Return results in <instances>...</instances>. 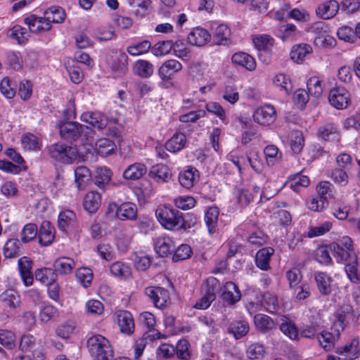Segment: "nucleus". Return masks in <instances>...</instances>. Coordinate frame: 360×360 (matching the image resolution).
I'll use <instances>...</instances> for the list:
<instances>
[{
    "label": "nucleus",
    "instance_id": "f257e3e1",
    "mask_svg": "<svg viewBox=\"0 0 360 360\" xmlns=\"http://www.w3.org/2000/svg\"><path fill=\"white\" fill-rule=\"evenodd\" d=\"M352 240L349 236H343L338 242L330 244V250L338 263L345 264V272L348 278L354 283H359L357 274V255L353 250Z\"/></svg>",
    "mask_w": 360,
    "mask_h": 360
},
{
    "label": "nucleus",
    "instance_id": "f03ea898",
    "mask_svg": "<svg viewBox=\"0 0 360 360\" xmlns=\"http://www.w3.org/2000/svg\"><path fill=\"white\" fill-rule=\"evenodd\" d=\"M155 215L158 221L167 229H186L187 226V220L183 217L182 213L171 205L159 206Z\"/></svg>",
    "mask_w": 360,
    "mask_h": 360
},
{
    "label": "nucleus",
    "instance_id": "7ed1b4c3",
    "mask_svg": "<svg viewBox=\"0 0 360 360\" xmlns=\"http://www.w3.org/2000/svg\"><path fill=\"white\" fill-rule=\"evenodd\" d=\"M91 356L95 360H110L113 351L108 340L101 335H93L86 342Z\"/></svg>",
    "mask_w": 360,
    "mask_h": 360
},
{
    "label": "nucleus",
    "instance_id": "20e7f679",
    "mask_svg": "<svg viewBox=\"0 0 360 360\" xmlns=\"http://www.w3.org/2000/svg\"><path fill=\"white\" fill-rule=\"evenodd\" d=\"M49 152L52 158L65 164L72 163L78 155V150L75 146H66L62 143L50 146Z\"/></svg>",
    "mask_w": 360,
    "mask_h": 360
},
{
    "label": "nucleus",
    "instance_id": "39448f33",
    "mask_svg": "<svg viewBox=\"0 0 360 360\" xmlns=\"http://www.w3.org/2000/svg\"><path fill=\"white\" fill-rule=\"evenodd\" d=\"M86 126L77 122H65L59 125L60 135L67 141H76L82 139Z\"/></svg>",
    "mask_w": 360,
    "mask_h": 360
},
{
    "label": "nucleus",
    "instance_id": "423d86ee",
    "mask_svg": "<svg viewBox=\"0 0 360 360\" xmlns=\"http://www.w3.org/2000/svg\"><path fill=\"white\" fill-rule=\"evenodd\" d=\"M146 296L157 308H162L169 300V291L159 286H148L145 288Z\"/></svg>",
    "mask_w": 360,
    "mask_h": 360
},
{
    "label": "nucleus",
    "instance_id": "0eeeda50",
    "mask_svg": "<svg viewBox=\"0 0 360 360\" xmlns=\"http://www.w3.org/2000/svg\"><path fill=\"white\" fill-rule=\"evenodd\" d=\"M359 337L354 338L343 346L338 347L335 352L342 356L344 360H354L360 356Z\"/></svg>",
    "mask_w": 360,
    "mask_h": 360
},
{
    "label": "nucleus",
    "instance_id": "6e6552de",
    "mask_svg": "<svg viewBox=\"0 0 360 360\" xmlns=\"http://www.w3.org/2000/svg\"><path fill=\"white\" fill-rule=\"evenodd\" d=\"M24 23L27 25L33 33H39L41 32L49 31L51 29V24L46 20V16L37 17L34 14H31L25 18Z\"/></svg>",
    "mask_w": 360,
    "mask_h": 360
},
{
    "label": "nucleus",
    "instance_id": "1a4fd4ad",
    "mask_svg": "<svg viewBox=\"0 0 360 360\" xmlns=\"http://www.w3.org/2000/svg\"><path fill=\"white\" fill-rule=\"evenodd\" d=\"M110 209H115L116 216L121 220H135L137 218V207L132 202H124L120 205L111 204Z\"/></svg>",
    "mask_w": 360,
    "mask_h": 360
},
{
    "label": "nucleus",
    "instance_id": "9d476101",
    "mask_svg": "<svg viewBox=\"0 0 360 360\" xmlns=\"http://www.w3.org/2000/svg\"><path fill=\"white\" fill-rule=\"evenodd\" d=\"M255 122L260 124H269L276 119V110L270 104H266L258 108L253 114Z\"/></svg>",
    "mask_w": 360,
    "mask_h": 360
},
{
    "label": "nucleus",
    "instance_id": "9b49d317",
    "mask_svg": "<svg viewBox=\"0 0 360 360\" xmlns=\"http://www.w3.org/2000/svg\"><path fill=\"white\" fill-rule=\"evenodd\" d=\"M80 119L98 129H103L108 127V117L98 111L85 112L82 114Z\"/></svg>",
    "mask_w": 360,
    "mask_h": 360
},
{
    "label": "nucleus",
    "instance_id": "f8f14e48",
    "mask_svg": "<svg viewBox=\"0 0 360 360\" xmlns=\"http://www.w3.org/2000/svg\"><path fill=\"white\" fill-rule=\"evenodd\" d=\"M343 330V328L340 327L339 324H333L329 331H323L321 333L319 341L323 345V347L328 350L339 340L340 333Z\"/></svg>",
    "mask_w": 360,
    "mask_h": 360
},
{
    "label": "nucleus",
    "instance_id": "ddd939ff",
    "mask_svg": "<svg viewBox=\"0 0 360 360\" xmlns=\"http://www.w3.org/2000/svg\"><path fill=\"white\" fill-rule=\"evenodd\" d=\"M328 100L337 109L346 108L349 101L348 92L344 88H334L330 91Z\"/></svg>",
    "mask_w": 360,
    "mask_h": 360
},
{
    "label": "nucleus",
    "instance_id": "4468645a",
    "mask_svg": "<svg viewBox=\"0 0 360 360\" xmlns=\"http://www.w3.org/2000/svg\"><path fill=\"white\" fill-rule=\"evenodd\" d=\"M115 316L120 331L127 335L133 333L134 323L131 314L128 311L121 310L117 311Z\"/></svg>",
    "mask_w": 360,
    "mask_h": 360
},
{
    "label": "nucleus",
    "instance_id": "2eb2a0df",
    "mask_svg": "<svg viewBox=\"0 0 360 360\" xmlns=\"http://www.w3.org/2000/svg\"><path fill=\"white\" fill-rule=\"evenodd\" d=\"M58 226L63 232L68 233L76 226V215L71 210H64L58 215Z\"/></svg>",
    "mask_w": 360,
    "mask_h": 360
},
{
    "label": "nucleus",
    "instance_id": "dca6fc26",
    "mask_svg": "<svg viewBox=\"0 0 360 360\" xmlns=\"http://www.w3.org/2000/svg\"><path fill=\"white\" fill-rule=\"evenodd\" d=\"M149 176L159 184L167 182L172 177V172L168 166L164 164H157L151 167Z\"/></svg>",
    "mask_w": 360,
    "mask_h": 360
},
{
    "label": "nucleus",
    "instance_id": "f3484780",
    "mask_svg": "<svg viewBox=\"0 0 360 360\" xmlns=\"http://www.w3.org/2000/svg\"><path fill=\"white\" fill-rule=\"evenodd\" d=\"M211 39V35L207 30L201 27L194 28L187 37L189 44L196 46L205 45Z\"/></svg>",
    "mask_w": 360,
    "mask_h": 360
},
{
    "label": "nucleus",
    "instance_id": "a211bd4d",
    "mask_svg": "<svg viewBox=\"0 0 360 360\" xmlns=\"http://www.w3.org/2000/svg\"><path fill=\"white\" fill-rule=\"evenodd\" d=\"M182 69V65L176 60H168L165 61L159 68L158 75L160 77L164 80L167 81L171 79V77L176 72Z\"/></svg>",
    "mask_w": 360,
    "mask_h": 360
},
{
    "label": "nucleus",
    "instance_id": "6ab92c4d",
    "mask_svg": "<svg viewBox=\"0 0 360 360\" xmlns=\"http://www.w3.org/2000/svg\"><path fill=\"white\" fill-rule=\"evenodd\" d=\"M340 5L336 0H329L320 4L316 10L318 16L323 19L333 18L338 13Z\"/></svg>",
    "mask_w": 360,
    "mask_h": 360
},
{
    "label": "nucleus",
    "instance_id": "aec40b11",
    "mask_svg": "<svg viewBox=\"0 0 360 360\" xmlns=\"http://www.w3.org/2000/svg\"><path fill=\"white\" fill-rule=\"evenodd\" d=\"M241 297L238 287L233 282H227L223 288L221 298L229 305H233L240 300Z\"/></svg>",
    "mask_w": 360,
    "mask_h": 360
},
{
    "label": "nucleus",
    "instance_id": "412c9836",
    "mask_svg": "<svg viewBox=\"0 0 360 360\" xmlns=\"http://www.w3.org/2000/svg\"><path fill=\"white\" fill-rule=\"evenodd\" d=\"M156 252L162 257H167L174 252L175 245L172 239L167 236L159 237L155 243Z\"/></svg>",
    "mask_w": 360,
    "mask_h": 360
},
{
    "label": "nucleus",
    "instance_id": "4be33fe9",
    "mask_svg": "<svg viewBox=\"0 0 360 360\" xmlns=\"http://www.w3.org/2000/svg\"><path fill=\"white\" fill-rule=\"evenodd\" d=\"M91 181V174L89 168L79 166L75 169V181L78 190H84Z\"/></svg>",
    "mask_w": 360,
    "mask_h": 360
},
{
    "label": "nucleus",
    "instance_id": "5701e85b",
    "mask_svg": "<svg viewBox=\"0 0 360 360\" xmlns=\"http://www.w3.org/2000/svg\"><path fill=\"white\" fill-rule=\"evenodd\" d=\"M18 268L21 278L26 286L33 283V276L31 271L32 261L27 257H22L18 260Z\"/></svg>",
    "mask_w": 360,
    "mask_h": 360
},
{
    "label": "nucleus",
    "instance_id": "b1692460",
    "mask_svg": "<svg viewBox=\"0 0 360 360\" xmlns=\"http://www.w3.org/2000/svg\"><path fill=\"white\" fill-rule=\"evenodd\" d=\"M75 266V261L70 257H61L53 263V272L60 275H67L72 271Z\"/></svg>",
    "mask_w": 360,
    "mask_h": 360
},
{
    "label": "nucleus",
    "instance_id": "393cba45",
    "mask_svg": "<svg viewBox=\"0 0 360 360\" xmlns=\"http://www.w3.org/2000/svg\"><path fill=\"white\" fill-rule=\"evenodd\" d=\"M219 210L217 207H209L205 214L204 220L210 235L217 231Z\"/></svg>",
    "mask_w": 360,
    "mask_h": 360
},
{
    "label": "nucleus",
    "instance_id": "a878e982",
    "mask_svg": "<svg viewBox=\"0 0 360 360\" xmlns=\"http://www.w3.org/2000/svg\"><path fill=\"white\" fill-rule=\"evenodd\" d=\"M54 228L48 221H44L39 228L38 232L39 243L44 246L50 245L54 238Z\"/></svg>",
    "mask_w": 360,
    "mask_h": 360
},
{
    "label": "nucleus",
    "instance_id": "bb28decb",
    "mask_svg": "<svg viewBox=\"0 0 360 360\" xmlns=\"http://www.w3.org/2000/svg\"><path fill=\"white\" fill-rule=\"evenodd\" d=\"M147 172L145 165L136 162L129 165L123 172V177L127 180H138Z\"/></svg>",
    "mask_w": 360,
    "mask_h": 360
},
{
    "label": "nucleus",
    "instance_id": "cd10ccee",
    "mask_svg": "<svg viewBox=\"0 0 360 360\" xmlns=\"http://www.w3.org/2000/svg\"><path fill=\"white\" fill-rule=\"evenodd\" d=\"M314 279L321 294L329 295L332 291V278L325 272H316Z\"/></svg>",
    "mask_w": 360,
    "mask_h": 360
},
{
    "label": "nucleus",
    "instance_id": "c85d7f7f",
    "mask_svg": "<svg viewBox=\"0 0 360 360\" xmlns=\"http://www.w3.org/2000/svg\"><path fill=\"white\" fill-rule=\"evenodd\" d=\"M231 60L233 63L242 66L249 71L254 70L256 68V62L254 58L244 52L234 53Z\"/></svg>",
    "mask_w": 360,
    "mask_h": 360
},
{
    "label": "nucleus",
    "instance_id": "c756f323",
    "mask_svg": "<svg viewBox=\"0 0 360 360\" xmlns=\"http://www.w3.org/2000/svg\"><path fill=\"white\" fill-rule=\"evenodd\" d=\"M274 252V250L271 248H264L259 250L255 257L257 267L262 270H268L270 268V258Z\"/></svg>",
    "mask_w": 360,
    "mask_h": 360
},
{
    "label": "nucleus",
    "instance_id": "7c9ffc66",
    "mask_svg": "<svg viewBox=\"0 0 360 360\" xmlns=\"http://www.w3.org/2000/svg\"><path fill=\"white\" fill-rule=\"evenodd\" d=\"M255 327L262 333H266L275 327L273 319L266 314H258L254 317Z\"/></svg>",
    "mask_w": 360,
    "mask_h": 360
},
{
    "label": "nucleus",
    "instance_id": "2f4dec72",
    "mask_svg": "<svg viewBox=\"0 0 360 360\" xmlns=\"http://www.w3.org/2000/svg\"><path fill=\"white\" fill-rule=\"evenodd\" d=\"M198 172V170L193 167L188 168L181 172L179 174V181L180 184L187 189L192 188L196 181L198 177L196 173Z\"/></svg>",
    "mask_w": 360,
    "mask_h": 360
},
{
    "label": "nucleus",
    "instance_id": "473e14b6",
    "mask_svg": "<svg viewBox=\"0 0 360 360\" xmlns=\"http://www.w3.org/2000/svg\"><path fill=\"white\" fill-rule=\"evenodd\" d=\"M101 196L97 192L91 191L86 193L84 198V208L89 213H94L99 208Z\"/></svg>",
    "mask_w": 360,
    "mask_h": 360
},
{
    "label": "nucleus",
    "instance_id": "72a5a7b5",
    "mask_svg": "<svg viewBox=\"0 0 360 360\" xmlns=\"http://www.w3.org/2000/svg\"><path fill=\"white\" fill-rule=\"evenodd\" d=\"M312 48L310 45L307 44H300L294 45L292 47L291 51H290V58L299 63L300 62H302L305 56L311 53Z\"/></svg>",
    "mask_w": 360,
    "mask_h": 360
},
{
    "label": "nucleus",
    "instance_id": "f704fd0d",
    "mask_svg": "<svg viewBox=\"0 0 360 360\" xmlns=\"http://www.w3.org/2000/svg\"><path fill=\"white\" fill-rule=\"evenodd\" d=\"M186 143V136L183 133H176L167 141L166 149L172 153H176L184 148Z\"/></svg>",
    "mask_w": 360,
    "mask_h": 360
},
{
    "label": "nucleus",
    "instance_id": "c9c22d12",
    "mask_svg": "<svg viewBox=\"0 0 360 360\" xmlns=\"http://www.w3.org/2000/svg\"><path fill=\"white\" fill-rule=\"evenodd\" d=\"M154 71L153 65L151 63L145 60H139L134 66V72L141 78L150 77Z\"/></svg>",
    "mask_w": 360,
    "mask_h": 360
},
{
    "label": "nucleus",
    "instance_id": "e433bc0d",
    "mask_svg": "<svg viewBox=\"0 0 360 360\" xmlns=\"http://www.w3.org/2000/svg\"><path fill=\"white\" fill-rule=\"evenodd\" d=\"M205 294L198 301L194 307L198 309H206L211 303L216 299L215 290L212 286L206 284L205 287Z\"/></svg>",
    "mask_w": 360,
    "mask_h": 360
},
{
    "label": "nucleus",
    "instance_id": "4c0bfd02",
    "mask_svg": "<svg viewBox=\"0 0 360 360\" xmlns=\"http://www.w3.org/2000/svg\"><path fill=\"white\" fill-rule=\"evenodd\" d=\"M249 330V324L245 321H234L228 328V332L233 334L236 339L245 336Z\"/></svg>",
    "mask_w": 360,
    "mask_h": 360
},
{
    "label": "nucleus",
    "instance_id": "58836bf2",
    "mask_svg": "<svg viewBox=\"0 0 360 360\" xmlns=\"http://www.w3.org/2000/svg\"><path fill=\"white\" fill-rule=\"evenodd\" d=\"M281 321L279 325L281 332L290 340H296L298 338V330L295 324L285 316L281 318Z\"/></svg>",
    "mask_w": 360,
    "mask_h": 360
},
{
    "label": "nucleus",
    "instance_id": "ea45409f",
    "mask_svg": "<svg viewBox=\"0 0 360 360\" xmlns=\"http://www.w3.org/2000/svg\"><path fill=\"white\" fill-rule=\"evenodd\" d=\"M20 243L18 239L12 238L6 241L4 245L3 252L6 258H13L21 255L20 248Z\"/></svg>",
    "mask_w": 360,
    "mask_h": 360
},
{
    "label": "nucleus",
    "instance_id": "a19ab883",
    "mask_svg": "<svg viewBox=\"0 0 360 360\" xmlns=\"http://www.w3.org/2000/svg\"><path fill=\"white\" fill-rule=\"evenodd\" d=\"M115 148L114 142L109 139H101L96 143L97 153L103 157L112 154Z\"/></svg>",
    "mask_w": 360,
    "mask_h": 360
},
{
    "label": "nucleus",
    "instance_id": "79ce46f5",
    "mask_svg": "<svg viewBox=\"0 0 360 360\" xmlns=\"http://www.w3.org/2000/svg\"><path fill=\"white\" fill-rule=\"evenodd\" d=\"M46 20L50 24L61 23L64 21L65 13L64 10L60 7H51L44 12Z\"/></svg>",
    "mask_w": 360,
    "mask_h": 360
},
{
    "label": "nucleus",
    "instance_id": "37998d69",
    "mask_svg": "<svg viewBox=\"0 0 360 360\" xmlns=\"http://www.w3.org/2000/svg\"><path fill=\"white\" fill-rule=\"evenodd\" d=\"M231 35L230 29L224 24L219 25L214 31V39L217 44H226Z\"/></svg>",
    "mask_w": 360,
    "mask_h": 360
},
{
    "label": "nucleus",
    "instance_id": "c03bdc74",
    "mask_svg": "<svg viewBox=\"0 0 360 360\" xmlns=\"http://www.w3.org/2000/svg\"><path fill=\"white\" fill-rule=\"evenodd\" d=\"M352 307L350 305H343L336 313L337 320L334 322V325H340L345 329L348 319L352 316Z\"/></svg>",
    "mask_w": 360,
    "mask_h": 360
},
{
    "label": "nucleus",
    "instance_id": "a18cd8bd",
    "mask_svg": "<svg viewBox=\"0 0 360 360\" xmlns=\"http://www.w3.org/2000/svg\"><path fill=\"white\" fill-rule=\"evenodd\" d=\"M4 305L14 310L20 304V299L17 293L13 290H6L1 296Z\"/></svg>",
    "mask_w": 360,
    "mask_h": 360
},
{
    "label": "nucleus",
    "instance_id": "49530a36",
    "mask_svg": "<svg viewBox=\"0 0 360 360\" xmlns=\"http://www.w3.org/2000/svg\"><path fill=\"white\" fill-rule=\"evenodd\" d=\"M174 47L173 41L171 40L161 41L151 47V51L156 56L168 54Z\"/></svg>",
    "mask_w": 360,
    "mask_h": 360
},
{
    "label": "nucleus",
    "instance_id": "de8ad7c7",
    "mask_svg": "<svg viewBox=\"0 0 360 360\" xmlns=\"http://www.w3.org/2000/svg\"><path fill=\"white\" fill-rule=\"evenodd\" d=\"M266 354L265 347L260 343L250 345L246 351L247 356L250 359H262Z\"/></svg>",
    "mask_w": 360,
    "mask_h": 360
},
{
    "label": "nucleus",
    "instance_id": "09e8293b",
    "mask_svg": "<svg viewBox=\"0 0 360 360\" xmlns=\"http://www.w3.org/2000/svg\"><path fill=\"white\" fill-rule=\"evenodd\" d=\"M35 278L42 283L49 285L51 284L52 281H55V273L51 268L37 269L35 271Z\"/></svg>",
    "mask_w": 360,
    "mask_h": 360
},
{
    "label": "nucleus",
    "instance_id": "8fccbe9b",
    "mask_svg": "<svg viewBox=\"0 0 360 360\" xmlns=\"http://www.w3.org/2000/svg\"><path fill=\"white\" fill-rule=\"evenodd\" d=\"M76 278L84 287H88L92 281V271L86 267L79 268L75 274Z\"/></svg>",
    "mask_w": 360,
    "mask_h": 360
},
{
    "label": "nucleus",
    "instance_id": "3c124183",
    "mask_svg": "<svg viewBox=\"0 0 360 360\" xmlns=\"http://www.w3.org/2000/svg\"><path fill=\"white\" fill-rule=\"evenodd\" d=\"M151 49V44L148 40H144L136 44L127 47V52L131 56H139L147 53Z\"/></svg>",
    "mask_w": 360,
    "mask_h": 360
},
{
    "label": "nucleus",
    "instance_id": "603ef678",
    "mask_svg": "<svg viewBox=\"0 0 360 360\" xmlns=\"http://www.w3.org/2000/svg\"><path fill=\"white\" fill-rule=\"evenodd\" d=\"M330 245L328 246L319 247L314 254L315 259L323 264H328L331 262L332 259L330 256Z\"/></svg>",
    "mask_w": 360,
    "mask_h": 360
},
{
    "label": "nucleus",
    "instance_id": "864d4df0",
    "mask_svg": "<svg viewBox=\"0 0 360 360\" xmlns=\"http://www.w3.org/2000/svg\"><path fill=\"white\" fill-rule=\"evenodd\" d=\"M128 56L125 53H120L116 60L111 64L112 71L122 75L126 72Z\"/></svg>",
    "mask_w": 360,
    "mask_h": 360
},
{
    "label": "nucleus",
    "instance_id": "5fc2aeb1",
    "mask_svg": "<svg viewBox=\"0 0 360 360\" xmlns=\"http://www.w3.org/2000/svg\"><path fill=\"white\" fill-rule=\"evenodd\" d=\"M332 228V223L330 221H326L317 226H310L307 236L309 238H314L323 236L326 233L328 232Z\"/></svg>",
    "mask_w": 360,
    "mask_h": 360
},
{
    "label": "nucleus",
    "instance_id": "6e6d98bb",
    "mask_svg": "<svg viewBox=\"0 0 360 360\" xmlns=\"http://www.w3.org/2000/svg\"><path fill=\"white\" fill-rule=\"evenodd\" d=\"M338 38L349 43H354L356 41V34L353 29L349 26H342L337 31Z\"/></svg>",
    "mask_w": 360,
    "mask_h": 360
},
{
    "label": "nucleus",
    "instance_id": "4d7b16f0",
    "mask_svg": "<svg viewBox=\"0 0 360 360\" xmlns=\"http://www.w3.org/2000/svg\"><path fill=\"white\" fill-rule=\"evenodd\" d=\"M174 50L175 55L182 60H189L191 58V52L188 49L185 47L183 40L178 39L174 43L173 42Z\"/></svg>",
    "mask_w": 360,
    "mask_h": 360
},
{
    "label": "nucleus",
    "instance_id": "13d9d810",
    "mask_svg": "<svg viewBox=\"0 0 360 360\" xmlns=\"http://www.w3.org/2000/svg\"><path fill=\"white\" fill-rule=\"evenodd\" d=\"M38 233L37 226L34 224H26L22 231L21 240L22 243H28L34 240Z\"/></svg>",
    "mask_w": 360,
    "mask_h": 360
},
{
    "label": "nucleus",
    "instance_id": "bf43d9fd",
    "mask_svg": "<svg viewBox=\"0 0 360 360\" xmlns=\"http://www.w3.org/2000/svg\"><path fill=\"white\" fill-rule=\"evenodd\" d=\"M192 252V250L189 245L182 244L175 250L172 256V261L178 262L179 260L186 259L191 256Z\"/></svg>",
    "mask_w": 360,
    "mask_h": 360
},
{
    "label": "nucleus",
    "instance_id": "052dcab7",
    "mask_svg": "<svg viewBox=\"0 0 360 360\" xmlns=\"http://www.w3.org/2000/svg\"><path fill=\"white\" fill-rule=\"evenodd\" d=\"M0 344L8 349L15 347V335L9 330H0Z\"/></svg>",
    "mask_w": 360,
    "mask_h": 360
},
{
    "label": "nucleus",
    "instance_id": "680f3d73",
    "mask_svg": "<svg viewBox=\"0 0 360 360\" xmlns=\"http://www.w3.org/2000/svg\"><path fill=\"white\" fill-rule=\"evenodd\" d=\"M328 30V26L323 22H316L313 23L309 31L318 36L317 39H324L327 40L326 33Z\"/></svg>",
    "mask_w": 360,
    "mask_h": 360
},
{
    "label": "nucleus",
    "instance_id": "e2e57ef3",
    "mask_svg": "<svg viewBox=\"0 0 360 360\" xmlns=\"http://www.w3.org/2000/svg\"><path fill=\"white\" fill-rule=\"evenodd\" d=\"M319 134L326 141L338 139V131L336 128L331 124L321 127L319 130Z\"/></svg>",
    "mask_w": 360,
    "mask_h": 360
},
{
    "label": "nucleus",
    "instance_id": "0e129e2a",
    "mask_svg": "<svg viewBox=\"0 0 360 360\" xmlns=\"http://www.w3.org/2000/svg\"><path fill=\"white\" fill-rule=\"evenodd\" d=\"M21 143L25 149L36 150L39 148L38 139L32 134H26L22 136Z\"/></svg>",
    "mask_w": 360,
    "mask_h": 360
},
{
    "label": "nucleus",
    "instance_id": "69168bd1",
    "mask_svg": "<svg viewBox=\"0 0 360 360\" xmlns=\"http://www.w3.org/2000/svg\"><path fill=\"white\" fill-rule=\"evenodd\" d=\"M27 30L20 25H16L7 32V36L18 41V44L23 42L25 39Z\"/></svg>",
    "mask_w": 360,
    "mask_h": 360
},
{
    "label": "nucleus",
    "instance_id": "338daca9",
    "mask_svg": "<svg viewBox=\"0 0 360 360\" xmlns=\"http://www.w3.org/2000/svg\"><path fill=\"white\" fill-rule=\"evenodd\" d=\"M347 170L340 168L335 169L331 174L333 181L342 186H345L348 184L349 180Z\"/></svg>",
    "mask_w": 360,
    "mask_h": 360
},
{
    "label": "nucleus",
    "instance_id": "774afa93",
    "mask_svg": "<svg viewBox=\"0 0 360 360\" xmlns=\"http://www.w3.org/2000/svg\"><path fill=\"white\" fill-rule=\"evenodd\" d=\"M309 94L314 97H319L323 92L320 80L316 77H311L307 82Z\"/></svg>",
    "mask_w": 360,
    "mask_h": 360
}]
</instances>
